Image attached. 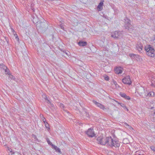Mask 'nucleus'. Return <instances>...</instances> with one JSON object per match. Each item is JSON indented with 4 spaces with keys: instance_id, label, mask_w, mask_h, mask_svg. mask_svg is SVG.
<instances>
[{
    "instance_id": "nucleus-1",
    "label": "nucleus",
    "mask_w": 155,
    "mask_h": 155,
    "mask_svg": "<svg viewBox=\"0 0 155 155\" xmlns=\"http://www.w3.org/2000/svg\"><path fill=\"white\" fill-rule=\"evenodd\" d=\"M144 48L147 56L151 58L155 57V50L150 45L146 46Z\"/></svg>"
},
{
    "instance_id": "nucleus-2",
    "label": "nucleus",
    "mask_w": 155,
    "mask_h": 155,
    "mask_svg": "<svg viewBox=\"0 0 155 155\" xmlns=\"http://www.w3.org/2000/svg\"><path fill=\"white\" fill-rule=\"evenodd\" d=\"M106 137L100 136L97 138V143L100 144L105 145H106Z\"/></svg>"
},
{
    "instance_id": "nucleus-3",
    "label": "nucleus",
    "mask_w": 155,
    "mask_h": 155,
    "mask_svg": "<svg viewBox=\"0 0 155 155\" xmlns=\"http://www.w3.org/2000/svg\"><path fill=\"white\" fill-rule=\"evenodd\" d=\"M0 68L5 70L6 74L11 79H14V76L10 73L9 69L4 64L0 65Z\"/></svg>"
},
{
    "instance_id": "nucleus-4",
    "label": "nucleus",
    "mask_w": 155,
    "mask_h": 155,
    "mask_svg": "<svg viewBox=\"0 0 155 155\" xmlns=\"http://www.w3.org/2000/svg\"><path fill=\"white\" fill-rule=\"evenodd\" d=\"M120 146V144L119 140L116 138L113 137L110 147H118Z\"/></svg>"
},
{
    "instance_id": "nucleus-5",
    "label": "nucleus",
    "mask_w": 155,
    "mask_h": 155,
    "mask_svg": "<svg viewBox=\"0 0 155 155\" xmlns=\"http://www.w3.org/2000/svg\"><path fill=\"white\" fill-rule=\"evenodd\" d=\"M85 133L88 137H93L96 135L94 129L91 128H89L85 131Z\"/></svg>"
},
{
    "instance_id": "nucleus-6",
    "label": "nucleus",
    "mask_w": 155,
    "mask_h": 155,
    "mask_svg": "<svg viewBox=\"0 0 155 155\" xmlns=\"http://www.w3.org/2000/svg\"><path fill=\"white\" fill-rule=\"evenodd\" d=\"M122 82L125 84L130 85L131 84V81L129 76L124 77L122 80Z\"/></svg>"
},
{
    "instance_id": "nucleus-7",
    "label": "nucleus",
    "mask_w": 155,
    "mask_h": 155,
    "mask_svg": "<svg viewBox=\"0 0 155 155\" xmlns=\"http://www.w3.org/2000/svg\"><path fill=\"white\" fill-rule=\"evenodd\" d=\"M111 36L113 38H119L122 37V35L120 32L115 31L114 32H112L111 34Z\"/></svg>"
},
{
    "instance_id": "nucleus-8",
    "label": "nucleus",
    "mask_w": 155,
    "mask_h": 155,
    "mask_svg": "<svg viewBox=\"0 0 155 155\" xmlns=\"http://www.w3.org/2000/svg\"><path fill=\"white\" fill-rule=\"evenodd\" d=\"M113 137L110 136L106 137V145L110 147Z\"/></svg>"
},
{
    "instance_id": "nucleus-9",
    "label": "nucleus",
    "mask_w": 155,
    "mask_h": 155,
    "mask_svg": "<svg viewBox=\"0 0 155 155\" xmlns=\"http://www.w3.org/2000/svg\"><path fill=\"white\" fill-rule=\"evenodd\" d=\"M113 137L110 136L106 137V145L110 147Z\"/></svg>"
},
{
    "instance_id": "nucleus-10",
    "label": "nucleus",
    "mask_w": 155,
    "mask_h": 155,
    "mask_svg": "<svg viewBox=\"0 0 155 155\" xmlns=\"http://www.w3.org/2000/svg\"><path fill=\"white\" fill-rule=\"evenodd\" d=\"M93 102L94 103L96 106L100 108L101 109H102L103 110L105 109V107L102 104H101L100 103L97 102L95 101H93Z\"/></svg>"
},
{
    "instance_id": "nucleus-11",
    "label": "nucleus",
    "mask_w": 155,
    "mask_h": 155,
    "mask_svg": "<svg viewBox=\"0 0 155 155\" xmlns=\"http://www.w3.org/2000/svg\"><path fill=\"white\" fill-rule=\"evenodd\" d=\"M123 69L121 67H117L114 69L115 72L117 74H121L123 71Z\"/></svg>"
},
{
    "instance_id": "nucleus-12",
    "label": "nucleus",
    "mask_w": 155,
    "mask_h": 155,
    "mask_svg": "<svg viewBox=\"0 0 155 155\" xmlns=\"http://www.w3.org/2000/svg\"><path fill=\"white\" fill-rule=\"evenodd\" d=\"M52 148L54 149L56 152H58L60 153H61L60 149L58 147L54 145H52Z\"/></svg>"
},
{
    "instance_id": "nucleus-13",
    "label": "nucleus",
    "mask_w": 155,
    "mask_h": 155,
    "mask_svg": "<svg viewBox=\"0 0 155 155\" xmlns=\"http://www.w3.org/2000/svg\"><path fill=\"white\" fill-rule=\"evenodd\" d=\"M45 120L44 119L43 120V122L45 125V127L46 128L47 130L48 131H49L50 130V127L49 124L46 121L45 119L44 118Z\"/></svg>"
},
{
    "instance_id": "nucleus-14",
    "label": "nucleus",
    "mask_w": 155,
    "mask_h": 155,
    "mask_svg": "<svg viewBox=\"0 0 155 155\" xmlns=\"http://www.w3.org/2000/svg\"><path fill=\"white\" fill-rule=\"evenodd\" d=\"M103 2L104 1H103L102 2H100L97 6V8L99 11H101L102 10V7L103 5Z\"/></svg>"
},
{
    "instance_id": "nucleus-15",
    "label": "nucleus",
    "mask_w": 155,
    "mask_h": 155,
    "mask_svg": "<svg viewBox=\"0 0 155 155\" xmlns=\"http://www.w3.org/2000/svg\"><path fill=\"white\" fill-rule=\"evenodd\" d=\"M155 95V94L153 92H150L148 93L147 95H145L146 97H153Z\"/></svg>"
},
{
    "instance_id": "nucleus-16",
    "label": "nucleus",
    "mask_w": 155,
    "mask_h": 155,
    "mask_svg": "<svg viewBox=\"0 0 155 155\" xmlns=\"http://www.w3.org/2000/svg\"><path fill=\"white\" fill-rule=\"evenodd\" d=\"M78 44L80 46H84L87 45V43L85 41H80L78 43Z\"/></svg>"
},
{
    "instance_id": "nucleus-17",
    "label": "nucleus",
    "mask_w": 155,
    "mask_h": 155,
    "mask_svg": "<svg viewBox=\"0 0 155 155\" xmlns=\"http://www.w3.org/2000/svg\"><path fill=\"white\" fill-rule=\"evenodd\" d=\"M121 96L125 99L129 100L130 99V97L129 96H127L125 94H123L120 95Z\"/></svg>"
},
{
    "instance_id": "nucleus-18",
    "label": "nucleus",
    "mask_w": 155,
    "mask_h": 155,
    "mask_svg": "<svg viewBox=\"0 0 155 155\" xmlns=\"http://www.w3.org/2000/svg\"><path fill=\"white\" fill-rule=\"evenodd\" d=\"M137 50L139 52H141L143 50V46L142 45H138L137 47Z\"/></svg>"
},
{
    "instance_id": "nucleus-19",
    "label": "nucleus",
    "mask_w": 155,
    "mask_h": 155,
    "mask_svg": "<svg viewBox=\"0 0 155 155\" xmlns=\"http://www.w3.org/2000/svg\"><path fill=\"white\" fill-rule=\"evenodd\" d=\"M151 120L153 122H155V112L152 115Z\"/></svg>"
},
{
    "instance_id": "nucleus-20",
    "label": "nucleus",
    "mask_w": 155,
    "mask_h": 155,
    "mask_svg": "<svg viewBox=\"0 0 155 155\" xmlns=\"http://www.w3.org/2000/svg\"><path fill=\"white\" fill-rule=\"evenodd\" d=\"M129 56L132 57V58H135V57H137L138 56V55H137L134 54H129Z\"/></svg>"
},
{
    "instance_id": "nucleus-21",
    "label": "nucleus",
    "mask_w": 155,
    "mask_h": 155,
    "mask_svg": "<svg viewBox=\"0 0 155 155\" xmlns=\"http://www.w3.org/2000/svg\"><path fill=\"white\" fill-rule=\"evenodd\" d=\"M129 142V141L127 139H124L123 140V143L124 144L128 143Z\"/></svg>"
},
{
    "instance_id": "nucleus-22",
    "label": "nucleus",
    "mask_w": 155,
    "mask_h": 155,
    "mask_svg": "<svg viewBox=\"0 0 155 155\" xmlns=\"http://www.w3.org/2000/svg\"><path fill=\"white\" fill-rule=\"evenodd\" d=\"M47 141L48 143V144H49L50 145H51L52 146V145H53L52 143L50 141V140H49L48 139H47Z\"/></svg>"
},
{
    "instance_id": "nucleus-23",
    "label": "nucleus",
    "mask_w": 155,
    "mask_h": 155,
    "mask_svg": "<svg viewBox=\"0 0 155 155\" xmlns=\"http://www.w3.org/2000/svg\"><path fill=\"white\" fill-rule=\"evenodd\" d=\"M150 149L154 151H155V147L153 146H151L150 147Z\"/></svg>"
},
{
    "instance_id": "nucleus-24",
    "label": "nucleus",
    "mask_w": 155,
    "mask_h": 155,
    "mask_svg": "<svg viewBox=\"0 0 155 155\" xmlns=\"http://www.w3.org/2000/svg\"><path fill=\"white\" fill-rule=\"evenodd\" d=\"M14 33H15V34H14V36L15 37V38L18 39V36H17V34H16V32L15 31H14Z\"/></svg>"
},
{
    "instance_id": "nucleus-25",
    "label": "nucleus",
    "mask_w": 155,
    "mask_h": 155,
    "mask_svg": "<svg viewBox=\"0 0 155 155\" xmlns=\"http://www.w3.org/2000/svg\"><path fill=\"white\" fill-rule=\"evenodd\" d=\"M125 125L126 126H129H129L126 123H125ZM129 128L130 129V130H134V129L133 128H132V127H131V126H130V127H129Z\"/></svg>"
},
{
    "instance_id": "nucleus-26",
    "label": "nucleus",
    "mask_w": 155,
    "mask_h": 155,
    "mask_svg": "<svg viewBox=\"0 0 155 155\" xmlns=\"http://www.w3.org/2000/svg\"><path fill=\"white\" fill-rule=\"evenodd\" d=\"M114 84L115 85L116 87L118 86V85L117 84L116 82H114Z\"/></svg>"
},
{
    "instance_id": "nucleus-27",
    "label": "nucleus",
    "mask_w": 155,
    "mask_h": 155,
    "mask_svg": "<svg viewBox=\"0 0 155 155\" xmlns=\"http://www.w3.org/2000/svg\"><path fill=\"white\" fill-rule=\"evenodd\" d=\"M105 79L106 80L108 81L109 80V78L108 76H107L105 77Z\"/></svg>"
},
{
    "instance_id": "nucleus-28",
    "label": "nucleus",
    "mask_w": 155,
    "mask_h": 155,
    "mask_svg": "<svg viewBox=\"0 0 155 155\" xmlns=\"http://www.w3.org/2000/svg\"><path fill=\"white\" fill-rule=\"evenodd\" d=\"M8 150H9V151L10 152H12V149L10 148H9L8 147Z\"/></svg>"
},
{
    "instance_id": "nucleus-29",
    "label": "nucleus",
    "mask_w": 155,
    "mask_h": 155,
    "mask_svg": "<svg viewBox=\"0 0 155 155\" xmlns=\"http://www.w3.org/2000/svg\"><path fill=\"white\" fill-rule=\"evenodd\" d=\"M119 104L121 105V106L122 107H125V106H124V105L123 104Z\"/></svg>"
},
{
    "instance_id": "nucleus-30",
    "label": "nucleus",
    "mask_w": 155,
    "mask_h": 155,
    "mask_svg": "<svg viewBox=\"0 0 155 155\" xmlns=\"http://www.w3.org/2000/svg\"><path fill=\"white\" fill-rule=\"evenodd\" d=\"M124 107L126 109L127 111H128V109L127 107H126V106H125Z\"/></svg>"
},
{
    "instance_id": "nucleus-31",
    "label": "nucleus",
    "mask_w": 155,
    "mask_h": 155,
    "mask_svg": "<svg viewBox=\"0 0 155 155\" xmlns=\"http://www.w3.org/2000/svg\"><path fill=\"white\" fill-rule=\"evenodd\" d=\"M60 106H61V107H62L63 108L64 107V105L62 104H61Z\"/></svg>"
},
{
    "instance_id": "nucleus-32",
    "label": "nucleus",
    "mask_w": 155,
    "mask_h": 155,
    "mask_svg": "<svg viewBox=\"0 0 155 155\" xmlns=\"http://www.w3.org/2000/svg\"><path fill=\"white\" fill-rule=\"evenodd\" d=\"M128 25H129V27H130L131 26V25L130 24H129L128 23Z\"/></svg>"
},
{
    "instance_id": "nucleus-33",
    "label": "nucleus",
    "mask_w": 155,
    "mask_h": 155,
    "mask_svg": "<svg viewBox=\"0 0 155 155\" xmlns=\"http://www.w3.org/2000/svg\"><path fill=\"white\" fill-rule=\"evenodd\" d=\"M12 31H13V33L14 35V34H15V33H14V31H15L13 30V29H12Z\"/></svg>"
}]
</instances>
